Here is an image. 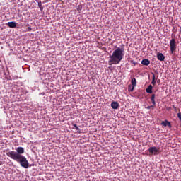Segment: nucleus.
<instances>
[{
    "label": "nucleus",
    "mask_w": 181,
    "mask_h": 181,
    "mask_svg": "<svg viewBox=\"0 0 181 181\" xmlns=\"http://www.w3.org/2000/svg\"><path fill=\"white\" fill-rule=\"evenodd\" d=\"M125 49L124 48L118 47L115 49L112 52V54L110 55V59H109L110 66L112 64H119V62L124 59L125 55Z\"/></svg>",
    "instance_id": "nucleus-1"
},
{
    "label": "nucleus",
    "mask_w": 181,
    "mask_h": 181,
    "mask_svg": "<svg viewBox=\"0 0 181 181\" xmlns=\"http://www.w3.org/2000/svg\"><path fill=\"white\" fill-rule=\"evenodd\" d=\"M6 155L13 160H16V162L20 163L22 168H24L25 169H28V168H29V162L26 159V157L21 154H16L15 153V151H9Z\"/></svg>",
    "instance_id": "nucleus-2"
},
{
    "label": "nucleus",
    "mask_w": 181,
    "mask_h": 181,
    "mask_svg": "<svg viewBox=\"0 0 181 181\" xmlns=\"http://www.w3.org/2000/svg\"><path fill=\"white\" fill-rule=\"evenodd\" d=\"M170 52L172 54H173V53H175V50H176V40H175V38L170 40Z\"/></svg>",
    "instance_id": "nucleus-3"
},
{
    "label": "nucleus",
    "mask_w": 181,
    "mask_h": 181,
    "mask_svg": "<svg viewBox=\"0 0 181 181\" xmlns=\"http://www.w3.org/2000/svg\"><path fill=\"white\" fill-rule=\"evenodd\" d=\"M148 152H149L150 155L156 156V155H159L160 150H159V148H157L156 146L150 147L148 148Z\"/></svg>",
    "instance_id": "nucleus-4"
},
{
    "label": "nucleus",
    "mask_w": 181,
    "mask_h": 181,
    "mask_svg": "<svg viewBox=\"0 0 181 181\" xmlns=\"http://www.w3.org/2000/svg\"><path fill=\"white\" fill-rule=\"evenodd\" d=\"M111 107L113 110H118V107H119V103L118 102H112Z\"/></svg>",
    "instance_id": "nucleus-5"
},
{
    "label": "nucleus",
    "mask_w": 181,
    "mask_h": 181,
    "mask_svg": "<svg viewBox=\"0 0 181 181\" xmlns=\"http://www.w3.org/2000/svg\"><path fill=\"white\" fill-rule=\"evenodd\" d=\"M16 151L17 153H15L16 154L22 155V153H25V149L23 148V147H18Z\"/></svg>",
    "instance_id": "nucleus-6"
},
{
    "label": "nucleus",
    "mask_w": 181,
    "mask_h": 181,
    "mask_svg": "<svg viewBox=\"0 0 181 181\" xmlns=\"http://www.w3.org/2000/svg\"><path fill=\"white\" fill-rule=\"evenodd\" d=\"M157 59L160 60V62H163L165 60V55L162 53L157 54Z\"/></svg>",
    "instance_id": "nucleus-7"
},
{
    "label": "nucleus",
    "mask_w": 181,
    "mask_h": 181,
    "mask_svg": "<svg viewBox=\"0 0 181 181\" xmlns=\"http://www.w3.org/2000/svg\"><path fill=\"white\" fill-rule=\"evenodd\" d=\"M161 125H163V127H169V128H172V124H170L168 120L163 121L161 122Z\"/></svg>",
    "instance_id": "nucleus-8"
},
{
    "label": "nucleus",
    "mask_w": 181,
    "mask_h": 181,
    "mask_svg": "<svg viewBox=\"0 0 181 181\" xmlns=\"http://www.w3.org/2000/svg\"><path fill=\"white\" fill-rule=\"evenodd\" d=\"M141 64H143V66H149V64H151V61L148 59H144L141 61Z\"/></svg>",
    "instance_id": "nucleus-9"
},
{
    "label": "nucleus",
    "mask_w": 181,
    "mask_h": 181,
    "mask_svg": "<svg viewBox=\"0 0 181 181\" xmlns=\"http://www.w3.org/2000/svg\"><path fill=\"white\" fill-rule=\"evenodd\" d=\"M7 26H8V28H16V22L15 21L8 22L7 23Z\"/></svg>",
    "instance_id": "nucleus-10"
},
{
    "label": "nucleus",
    "mask_w": 181,
    "mask_h": 181,
    "mask_svg": "<svg viewBox=\"0 0 181 181\" xmlns=\"http://www.w3.org/2000/svg\"><path fill=\"white\" fill-rule=\"evenodd\" d=\"M155 97H156V95H155V93L151 95V101L153 105H156V102L155 101Z\"/></svg>",
    "instance_id": "nucleus-11"
},
{
    "label": "nucleus",
    "mask_w": 181,
    "mask_h": 181,
    "mask_svg": "<svg viewBox=\"0 0 181 181\" xmlns=\"http://www.w3.org/2000/svg\"><path fill=\"white\" fill-rule=\"evenodd\" d=\"M152 88H153L152 85H149L148 88L146 89V92L148 93V94H152Z\"/></svg>",
    "instance_id": "nucleus-12"
},
{
    "label": "nucleus",
    "mask_w": 181,
    "mask_h": 181,
    "mask_svg": "<svg viewBox=\"0 0 181 181\" xmlns=\"http://www.w3.org/2000/svg\"><path fill=\"white\" fill-rule=\"evenodd\" d=\"M131 83L132 86L136 87V79L135 78H132Z\"/></svg>",
    "instance_id": "nucleus-13"
},
{
    "label": "nucleus",
    "mask_w": 181,
    "mask_h": 181,
    "mask_svg": "<svg viewBox=\"0 0 181 181\" xmlns=\"http://www.w3.org/2000/svg\"><path fill=\"white\" fill-rule=\"evenodd\" d=\"M152 75H153V78H152L151 84H153V86H155V84H156V79L155 77V74L152 73Z\"/></svg>",
    "instance_id": "nucleus-14"
},
{
    "label": "nucleus",
    "mask_w": 181,
    "mask_h": 181,
    "mask_svg": "<svg viewBox=\"0 0 181 181\" xmlns=\"http://www.w3.org/2000/svg\"><path fill=\"white\" fill-rule=\"evenodd\" d=\"M134 88H135V86H134L133 85H129L128 86V91H129L130 93H132V91H134Z\"/></svg>",
    "instance_id": "nucleus-15"
},
{
    "label": "nucleus",
    "mask_w": 181,
    "mask_h": 181,
    "mask_svg": "<svg viewBox=\"0 0 181 181\" xmlns=\"http://www.w3.org/2000/svg\"><path fill=\"white\" fill-rule=\"evenodd\" d=\"M151 108H155V105H152L148 106V107H146L147 110H151Z\"/></svg>",
    "instance_id": "nucleus-16"
},
{
    "label": "nucleus",
    "mask_w": 181,
    "mask_h": 181,
    "mask_svg": "<svg viewBox=\"0 0 181 181\" xmlns=\"http://www.w3.org/2000/svg\"><path fill=\"white\" fill-rule=\"evenodd\" d=\"M74 127L75 129H76V131H80V128H78L77 124H74Z\"/></svg>",
    "instance_id": "nucleus-17"
},
{
    "label": "nucleus",
    "mask_w": 181,
    "mask_h": 181,
    "mask_svg": "<svg viewBox=\"0 0 181 181\" xmlns=\"http://www.w3.org/2000/svg\"><path fill=\"white\" fill-rule=\"evenodd\" d=\"M32 31V28L31 27H28L27 28V32H31Z\"/></svg>",
    "instance_id": "nucleus-18"
},
{
    "label": "nucleus",
    "mask_w": 181,
    "mask_h": 181,
    "mask_svg": "<svg viewBox=\"0 0 181 181\" xmlns=\"http://www.w3.org/2000/svg\"><path fill=\"white\" fill-rule=\"evenodd\" d=\"M38 7L42 8V1L38 2Z\"/></svg>",
    "instance_id": "nucleus-19"
},
{
    "label": "nucleus",
    "mask_w": 181,
    "mask_h": 181,
    "mask_svg": "<svg viewBox=\"0 0 181 181\" xmlns=\"http://www.w3.org/2000/svg\"><path fill=\"white\" fill-rule=\"evenodd\" d=\"M157 83H158V85L160 84V79H158V80L157 81Z\"/></svg>",
    "instance_id": "nucleus-20"
},
{
    "label": "nucleus",
    "mask_w": 181,
    "mask_h": 181,
    "mask_svg": "<svg viewBox=\"0 0 181 181\" xmlns=\"http://www.w3.org/2000/svg\"><path fill=\"white\" fill-rule=\"evenodd\" d=\"M20 22H25V21L23 20V18H21Z\"/></svg>",
    "instance_id": "nucleus-21"
},
{
    "label": "nucleus",
    "mask_w": 181,
    "mask_h": 181,
    "mask_svg": "<svg viewBox=\"0 0 181 181\" xmlns=\"http://www.w3.org/2000/svg\"><path fill=\"white\" fill-rule=\"evenodd\" d=\"M40 10L41 11H43V6L40 7Z\"/></svg>",
    "instance_id": "nucleus-22"
}]
</instances>
